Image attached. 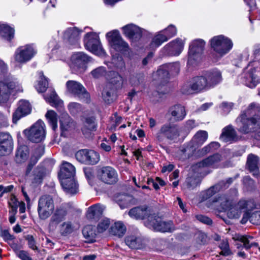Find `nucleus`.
<instances>
[{
  "instance_id": "nucleus-38",
  "label": "nucleus",
  "mask_w": 260,
  "mask_h": 260,
  "mask_svg": "<svg viewBox=\"0 0 260 260\" xmlns=\"http://www.w3.org/2000/svg\"><path fill=\"white\" fill-rule=\"evenodd\" d=\"M246 165L249 170L253 172V175L256 176L258 175L259 163V158L256 155L253 154L248 155Z\"/></svg>"
},
{
  "instance_id": "nucleus-27",
  "label": "nucleus",
  "mask_w": 260,
  "mask_h": 260,
  "mask_svg": "<svg viewBox=\"0 0 260 260\" xmlns=\"http://www.w3.org/2000/svg\"><path fill=\"white\" fill-rule=\"evenodd\" d=\"M96 124L95 122V119L92 117H86L83 121V124L81 127V131L83 135L86 138L91 136L92 133L96 131Z\"/></svg>"
},
{
  "instance_id": "nucleus-60",
  "label": "nucleus",
  "mask_w": 260,
  "mask_h": 260,
  "mask_svg": "<svg viewBox=\"0 0 260 260\" xmlns=\"http://www.w3.org/2000/svg\"><path fill=\"white\" fill-rule=\"evenodd\" d=\"M69 111L73 114H76L82 110L81 105L77 103H71L68 105Z\"/></svg>"
},
{
  "instance_id": "nucleus-40",
  "label": "nucleus",
  "mask_w": 260,
  "mask_h": 260,
  "mask_svg": "<svg viewBox=\"0 0 260 260\" xmlns=\"http://www.w3.org/2000/svg\"><path fill=\"white\" fill-rule=\"evenodd\" d=\"M236 132L231 125H228L224 127L220 138L224 142H227L231 141H235L236 139Z\"/></svg>"
},
{
  "instance_id": "nucleus-18",
  "label": "nucleus",
  "mask_w": 260,
  "mask_h": 260,
  "mask_svg": "<svg viewBox=\"0 0 260 260\" xmlns=\"http://www.w3.org/2000/svg\"><path fill=\"white\" fill-rule=\"evenodd\" d=\"M31 108L29 103L25 100H21L19 102L18 107L13 114V122L16 123L22 117L29 114Z\"/></svg>"
},
{
  "instance_id": "nucleus-48",
  "label": "nucleus",
  "mask_w": 260,
  "mask_h": 260,
  "mask_svg": "<svg viewBox=\"0 0 260 260\" xmlns=\"http://www.w3.org/2000/svg\"><path fill=\"white\" fill-rule=\"evenodd\" d=\"M28 150L26 146L19 148L15 155V160L17 163H21L25 161L28 157Z\"/></svg>"
},
{
  "instance_id": "nucleus-9",
  "label": "nucleus",
  "mask_w": 260,
  "mask_h": 260,
  "mask_svg": "<svg viewBox=\"0 0 260 260\" xmlns=\"http://www.w3.org/2000/svg\"><path fill=\"white\" fill-rule=\"evenodd\" d=\"M84 41L85 47L89 51L98 55H102L105 53L102 47L99 36L96 33L86 34Z\"/></svg>"
},
{
  "instance_id": "nucleus-31",
  "label": "nucleus",
  "mask_w": 260,
  "mask_h": 260,
  "mask_svg": "<svg viewBox=\"0 0 260 260\" xmlns=\"http://www.w3.org/2000/svg\"><path fill=\"white\" fill-rule=\"evenodd\" d=\"M75 174V168L74 166L68 162H63L58 174L59 179L73 178Z\"/></svg>"
},
{
  "instance_id": "nucleus-14",
  "label": "nucleus",
  "mask_w": 260,
  "mask_h": 260,
  "mask_svg": "<svg viewBox=\"0 0 260 260\" xmlns=\"http://www.w3.org/2000/svg\"><path fill=\"white\" fill-rule=\"evenodd\" d=\"M106 36L111 46L115 50L126 51L128 50V44L122 39L118 31L109 32Z\"/></svg>"
},
{
  "instance_id": "nucleus-11",
  "label": "nucleus",
  "mask_w": 260,
  "mask_h": 260,
  "mask_svg": "<svg viewBox=\"0 0 260 260\" xmlns=\"http://www.w3.org/2000/svg\"><path fill=\"white\" fill-rule=\"evenodd\" d=\"M68 91L78 96L83 102L89 103L90 101L89 93L87 91L83 85L75 81H68L66 83Z\"/></svg>"
},
{
  "instance_id": "nucleus-54",
  "label": "nucleus",
  "mask_w": 260,
  "mask_h": 260,
  "mask_svg": "<svg viewBox=\"0 0 260 260\" xmlns=\"http://www.w3.org/2000/svg\"><path fill=\"white\" fill-rule=\"evenodd\" d=\"M39 74L40 79L36 86V89L39 92H44L46 90L48 87V81L46 78L44 77L42 72H40Z\"/></svg>"
},
{
  "instance_id": "nucleus-30",
  "label": "nucleus",
  "mask_w": 260,
  "mask_h": 260,
  "mask_svg": "<svg viewBox=\"0 0 260 260\" xmlns=\"http://www.w3.org/2000/svg\"><path fill=\"white\" fill-rule=\"evenodd\" d=\"M183 42L180 39H177L165 47V49L170 55H178L183 48Z\"/></svg>"
},
{
  "instance_id": "nucleus-62",
  "label": "nucleus",
  "mask_w": 260,
  "mask_h": 260,
  "mask_svg": "<svg viewBox=\"0 0 260 260\" xmlns=\"http://www.w3.org/2000/svg\"><path fill=\"white\" fill-rule=\"evenodd\" d=\"M105 70L103 67H99L93 70L91 72L92 76L95 78H99L105 74Z\"/></svg>"
},
{
  "instance_id": "nucleus-56",
  "label": "nucleus",
  "mask_w": 260,
  "mask_h": 260,
  "mask_svg": "<svg viewBox=\"0 0 260 260\" xmlns=\"http://www.w3.org/2000/svg\"><path fill=\"white\" fill-rule=\"evenodd\" d=\"M201 182L199 177H190L187 178L185 183L187 188L193 189L197 186Z\"/></svg>"
},
{
  "instance_id": "nucleus-2",
  "label": "nucleus",
  "mask_w": 260,
  "mask_h": 260,
  "mask_svg": "<svg viewBox=\"0 0 260 260\" xmlns=\"http://www.w3.org/2000/svg\"><path fill=\"white\" fill-rule=\"evenodd\" d=\"M260 121V107H258L255 104H250L245 113L242 114L237 118V123L241 124L239 127V131L244 133H248L249 131V125L250 123L254 124Z\"/></svg>"
},
{
  "instance_id": "nucleus-10",
  "label": "nucleus",
  "mask_w": 260,
  "mask_h": 260,
  "mask_svg": "<svg viewBox=\"0 0 260 260\" xmlns=\"http://www.w3.org/2000/svg\"><path fill=\"white\" fill-rule=\"evenodd\" d=\"M43 126L44 123L42 121H38L29 129L24 130V134L29 141L39 143L44 139L45 136Z\"/></svg>"
},
{
  "instance_id": "nucleus-55",
  "label": "nucleus",
  "mask_w": 260,
  "mask_h": 260,
  "mask_svg": "<svg viewBox=\"0 0 260 260\" xmlns=\"http://www.w3.org/2000/svg\"><path fill=\"white\" fill-rule=\"evenodd\" d=\"M219 248L221 250L219 254L223 256H228L232 254V252L229 247V242L226 240H223L220 243Z\"/></svg>"
},
{
  "instance_id": "nucleus-44",
  "label": "nucleus",
  "mask_w": 260,
  "mask_h": 260,
  "mask_svg": "<svg viewBox=\"0 0 260 260\" xmlns=\"http://www.w3.org/2000/svg\"><path fill=\"white\" fill-rule=\"evenodd\" d=\"M116 90L111 85L106 86L102 92V98L105 103L110 104L113 102Z\"/></svg>"
},
{
  "instance_id": "nucleus-4",
  "label": "nucleus",
  "mask_w": 260,
  "mask_h": 260,
  "mask_svg": "<svg viewBox=\"0 0 260 260\" xmlns=\"http://www.w3.org/2000/svg\"><path fill=\"white\" fill-rule=\"evenodd\" d=\"M179 136L180 130L178 126L175 124L167 123L161 126L156 134L155 139L157 142L162 143L165 138L170 141H174Z\"/></svg>"
},
{
  "instance_id": "nucleus-46",
  "label": "nucleus",
  "mask_w": 260,
  "mask_h": 260,
  "mask_svg": "<svg viewBox=\"0 0 260 260\" xmlns=\"http://www.w3.org/2000/svg\"><path fill=\"white\" fill-rule=\"evenodd\" d=\"M203 53L195 51L194 50H189L188 64L195 66L200 62L202 58Z\"/></svg>"
},
{
  "instance_id": "nucleus-32",
  "label": "nucleus",
  "mask_w": 260,
  "mask_h": 260,
  "mask_svg": "<svg viewBox=\"0 0 260 260\" xmlns=\"http://www.w3.org/2000/svg\"><path fill=\"white\" fill-rule=\"evenodd\" d=\"M104 207L99 204L90 207L87 210V218L93 221L98 220L103 214Z\"/></svg>"
},
{
  "instance_id": "nucleus-19",
  "label": "nucleus",
  "mask_w": 260,
  "mask_h": 260,
  "mask_svg": "<svg viewBox=\"0 0 260 260\" xmlns=\"http://www.w3.org/2000/svg\"><path fill=\"white\" fill-rule=\"evenodd\" d=\"M167 68L170 69L171 70H173V68H174L176 72H178L179 70V65L178 63H171L168 67L163 66L157 71L155 75H153V77L157 76V77L155 78V79L160 82L161 84H164L167 82L169 78V74Z\"/></svg>"
},
{
  "instance_id": "nucleus-36",
  "label": "nucleus",
  "mask_w": 260,
  "mask_h": 260,
  "mask_svg": "<svg viewBox=\"0 0 260 260\" xmlns=\"http://www.w3.org/2000/svg\"><path fill=\"white\" fill-rule=\"evenodd\" d=\"M204 76L207 79V83L209 87L217 84L222 79L221 74L217 70L207 72L204 74Z\"/></svg>"
},
{
  "instance_id": "nucleus-16",
  "label": "nucleus",
  "mask_w": 260,
  "mask_h": 260,
  "mask_svg": "<svg viewBox=\"0 0 260 260\" xmlns=\"http://www.w3.org/2000/svg\"><path fill=\"white\" fill-rule=\"evenodd\" d=\"M33 47L29 45L19 47L16 51L15 59L16 61L24 63L29 60L36 54Z\"/></svg>"
},
{
  "instance_id": "nucleus-43",
  "label": "nucleus",
  "mask_w": 260,
  "mask_h": 260,
  "mask_svg": "<svg viewBox=\"0 0 260 260\" xmlns=\"http://www.w3.org/2000/svg\"><path fill=\"white\" fill-rule=\"evenodd\" d=\"M225 183L223 181H221L215 185L210 187L204 193L203 196V199L204 200H207L210 198L220 189H222V187L225 186Z\"/></svg>"
},
{
  "instance_id": "nucleus-24",
  "label": "nucleus",
  "mask_w": 260,
  "mask_h": 260,
  "mask_svg": "<svg viewBox=\"0 0 260 260\" xmlns=\"http://www.w3.org/2000/svg\"><path fill=\"white\" fill-rule=\"evenodd\" d=\"M257 73L255 68L251 69L245 73L243 80L247 86L253 88L260 82V78Z\"/></svg>"
},
{
  "instance_id": "nucleus-35",
  "label": "nucleus",
  "mask_w": 260,
  "mask_h": 260,
  "mask_svg": "<svg viewBox=\"0 0 260 260\" xmlns=\"http://www.w3.org/2000/svg\"><path fill=\"white\" fill-rule=\"evenodd\" d=\"M81 30L77 27L69 28L64 33V39L70 44H74L79 40Z\"/></svg>"
},
{
  "instance_id": "nucleus-21",
  "label": "nucleus",
  "mask_w": 260,
  "mask_h": 260,
  "mask_svg": "<svg viewBox=\"0 0 260 260\" xmlns=\"http://www.w3.org/2000/svg\"><path fill=\"white\" fill-rule=\"evenodd\" d=\"M224 156L216 153L204 159L202 161L197 164V166L198 168H205L212 167L213 168H217V164L223 160Z\"/></svg>"
},
{
  "instance_id": "nucleus-29",
  "label": "nucleus",
  "mask_w": 260,
  "mask_h": 260,
  "mask_svg": "<svg viewBox=\"0 0 260 260\" xmlns=\"http://www.w3.org/2000/svg\"><path fill=\"white\" fill-rule=\"evenodd\" d=\"M109 84L111 87L115 89H121L123 87L124 80L122 76L115 71H110L108 75Z\"/></svg>"
},
{
  "instance_id": "nucleus-59",
  "label": "nucleus",
  "mask_w": 260,
  "mask_h": 260,
  "mask_svg": "<svg viewBox=\"0 0 260 260\" xmlns=\"http://www.w3.org/2000/svg\"><path fill=\"white\" fill-rule=\"evenodd\" d=\"M110 225V220L106 218L102 220L98 225L97 230L99 233H103L105 231Z\"/></svg>"
},
{
  "instance_id": "nucleus-61",
  "label": "nucleus",
  "mask_w": 260,
  "mask_h": 260,
  "mask_svg": "<svg viewBox=\"0 0 260 260\" xmlns=\"http://www.w3.org/2000/svg\"><path fill=\"white\" fill-rule=\"evenodd\" d=\"M129 81L132 86H136L139 85L141 82L140 75L137 74L131 75Z\"/></svg>"
},
{
  "instance_id": "nucleus-6",
  "label": "nucleus",
  "mask_w": 260,
  "mask_h": 260,
  "mask_svg": "<svg viewBox=\"0 0 260 260\" xmlns=\"http://www.w3.org/2000/svg\"><path fill=\"white\" fill-rule=\"evenodd\" d=\"M54 210L53 198L50 195H43L38 200L37 211L39 218L42 220L47 219Z\"/></svg>"
},
{
  "instance_id": "nucleus-13",
  "label": "nucleus",
  "mask_w": 260,
  "mask_h": 260,
  "mask_svg": "<svg viewBox=\"0 0 260 260\" xmlns=\"http://www.w3.org/2000/svg\"><path fill=\"white\" fill-rule=\"evenodd\" d=\"M75 156L78 161L87 165H95L100 160V155L97 152L87 149L79 150Z\"/></svg>"
},
{
  "instance_id": "nucleus-57",
  "label": "nucleus",
  "mask_w": 260,
  "mask_h": 260,
  "mask_svg": "<svg viewBox=\"0 0 260 260\" xmlns=\"http://www.w3.org/2000/svg\"><path fill=\"white\" fill-rule=\"evenodd\" d=\"M237 240L243 243V246L246 250L249 249L252 246H258V244L256 242H250V240L248 238H244L243 237H237Z\"/></svg>"
},
{
  "instance_id": "nucleus-26",
  "label": "nucleus",
  "mask_w": 260,
  "mask_h": 260,
  "mask_svg": "<svg viewBox=\"0 0 260 260\" xmlns=\"http://www.w3.org/2000/svg\"><path fill=\"white\" fill-rule=\"evenodd\" d=\"M67 214V211L64 208H57L53 215L50 218L49 226L50 228H54L62 221L64 220Z\"/></svg>"
},
{
  "instance_id": "nucleus-37",
  "label": "nucleus",
  "mask_w": 260,
  "mask_h": 260,
  "mask_svg": "<svg viewBox=\"0 0 260 260\" xmlns=\"http://www.w3.org/2000/svg\"><path fill=\"white\" fill-rule=\"evenodd\" d=\"M115 200L121 209L128 207L134 203L133 196L127 194H118L115 197Z\"/></svg>"
},
{
  "instance_id": "nucleus-25",
  "label": "nucleus",
  "mask_w": 260,
  "mask_h": 260,
  "mask_svg": "<svg viewBox=\"0 0 260 260\" xmlns=\"http://www.w3.org/2000/svg\"><path fill=\"white\" fill-rule=\"evenodd\" d=\"M124 34L133 40H139L142 36V30L138 26L133 24H128L122 28Z\"/></svg>"
},
{
  "instance_id": "nucleus-3",
  "label": "nucleus",
  "mask_w": 260,
  "mask_h": 260,
  "mask_svg": "<svg viewBox=\"0 0 260 260\" xmlns=\"http://www.w3.org/2000/svg\"><path fill=\"white\" fill-rule=\"evenodd\" d=\"M21 90V87L12 76H6L0 81V104L7 102L13 91Z\"/></svg>"
},
{
  "instance_id": "nucleus-17",
  "label": "nucleus",
  "mask_w": 260,
  "mask_h": 260,
  "mask_svg": "<svg viewBox=\"0 0 260 260\" xmlns=\"http://www.w3.org/2000/svg\"><path fill=\"white\" fill-rule=\"evenodd\" d=\"M91 57L82 52H79L73 54L71 56V65L74 68L85 70L86 64L91 61Z\"/></svg>"
},
{
  "instance_id": "nucleus-64",
  "label": "nucleus",
  "mask_w": 260,
  "mask_h": 260,
  "mask_svg": "<svg viewBox=\"0 0 260 260\" xmlns=\"http://www.w3.org/2000/svg\"><path fill=\"white\" fill-rule=\"evenodd\" d=\"M176 28L172 25H170L167 29L163 30L164 34L167 35L168 39L174 36L176 34Z\"/></svg>"
},
{
  "instance_id": "nucleus-50",
  "label": "nucleus",
  "mask_w": 260,
  "mask_h": 260,
  "mask_svg": "<svg viewBox=\"0 0 260 260\" xmlns=\"http://www.w3.org/2000/svg\"><path fill=\"white\" fill-rule=\"evenodd\" d=\"M163 31H160L157 35H155L152 39L150 44L151 48H156L160 46L163 42L168 41V38L166 35L162 34Z\"/></svg>"
},
{
  "instance_id": "nucleus-12",
  "label": "nucleus",
  "mask_w": 260,
  "mask_h": 260,
  "mask_svg": "<svg viewBox=\"0 0 260 260\" xmlns=\"http://www.w3.org/2000/svg\"><path fill=\"white\" fill-rule=\"evenodd\" d=\"M98 177L101 181L108 184H115L118 180L117 172L110 166L103 167L99 169Z\"/></svg>"
},
{
  "instance_id": "nucleus-33",
  "label": "nucleus",
  "mask_w": 260,
  "mask_h": 260,
  "mask_svg": "<svg viewBox=\"0 0 260 260\" xmlns=\"http://www.w3.org/2000/svg\"><path fill=\"white\" fill-rule=\"evenodd\" d=\"M60 180L61 186L67 193L75 194L78 191V184L73 177Z\"/></svg>"
},
{
  "instance_id": "nucleus-58",
  "label": "nucleus",
  "mask_w": 260,
  "mask_h": 260,
  "mask_svg": "<svg viewBox=\"0 0 260 260\" xmlns=\"http://www.w3.org/2000/svg\"><path fill=\"white\" fill-rule=\"evenodd\" d=\"M60 231L62 235L70 234L73 231V227L70 222H64L60 226Z\"/></svg>"
},
{
  "instance_id": "nucleus-5",
  "label": "nucleus",
  "mask_w": 260,
  "mask_h": 260,
  "mask_svg": "<svg viewBox=\"0 0 260 260\" xmlns=\"http://www.w3.org/2000/svg\"><path fill=\"white\" fill-rule=\"evenodd\" d=\"M146 225L154 231L161 232H172L175 226L171 220L164 221L159 216L153 214L148 216Z\"/></svg>"
},
{
  "instance_id": "nucleus-22",
  "label": "nucleus",
  "mask_w": 260,
  "mask_h": 260,
  "mask_svg": "<svg viewBox=\"0 0 260 260\" xmlns=\"http://www.w3.org/2000/svg\"><path fill=\"white\" fill-rule=\"evenodd\" d=\"M60 123L61 135L64 137H66L68 133L74 129L76 126L75 123L68 114L61 118Z\"/></svg>"
},
{
  "instance_id": "nucleus-8",
  "label": "nucleus",
  "mask_w": 260,
  "mask_h": 260,
  "mask_svg": "<svg viewBox=\"0 0 260 260\" xmlns=\"http://www.w3.org/2000/svg\"><path fill=\"white\" fill-rule=\"evenodd\" d=\"M210 43L212 48L220 55L226 54L233 46L232 41L222 35L213 37Z\"/></svg>"
},
{
  "instance_id": "nucleus-1",
  "label": "nucleus",
  "mask_w": 260,
  "mask_h": 260,
  "mask_svg": "<svg viewBox=\"0 0 260 260\" xmlns=\"http://www.w3.org/2000/svg\"><path fill=\"white\" fill-rule=\"evenodd\" d=\"M256 208V205L254 200L242 199L238 202L235 207L231 209L229 213V217L239 218L243 212L241 223L244 224L249 220L253 224L260 225V211L251 213V211Z\"/></svg>"
},
{
  "instance_id": "nucleus-28",
  "label": "nucleus",
  "mask_w": 260,
  "mask_h": 260,
  "mask_svg": "<svg viewBox=\"0 0 260 260\" xmlns=\"http://www.w3.org/2000/svg\"><path fill=\"white\" fill-rule=\"evenodd\" d=\"M128 215L132 218L136 219H143L151 214L148 208L146 206H138L131 209L128 212Z\"/></svg>"
},
{
  "instance_id": "nucleus-15",
  "label": "nucleus",
  "mask_w": 260,
  "mask_h": 260,
  "mask_svg": "<svg viewBox=\"0 0 260 260\" xmlns=\"http://www.w3.org/2000/svg\"><path fill=\"white\" fill-rule=\"evenodd\" d=\"M211 205L219 206L220 210H228V216H229V212L231 209L235 207L237 203L234 205L233 199L228 194H221L214 198L212 201Z\"/></svg>"
},
{
  "instance_id": "nucleus-52",
  "label": "nucleus",
  "mask_w": 260,
  "mask_h": 260,
  "mask_svg": "<svg viewBox=\"0 0 260 260\" xmlns=\"http://www.w3.org/2000/svg\"><path fill=\"white\" fill-rule=\"evenodd\" d=\"M2 36L8 41H11L14 38V29L6 24L1 25V31Z\"/></svg>"
},
{
  "instance_id": "nucleus-39",
  "label": "nucleus",
  "mask_w": 260,
  "mask_h": 260,
  "mask_svg": "<svg viewBox=\"0 0 260 260\" xmlns=\"http://www.w3.org/2000/svg\"><path fill=\"white\" fill-rule=\"evenodd\" d=\"M208 133L204 131L198 132L190 142V146L197 148L202 145L207 139Z\"/></svg>"
},
{
  "instance_id": "nucleus-23",
  "label": "nucleus",
  "mask_w": 260,
  "mask_h": 260,
  "mask_svg": "<svg viewBox=\"0 0 260 260\" xmlns=\"http://www.w3.org/2000/svg\"><path fill=\"white\" fill-rule=\"evenodd\" d=\"M125 242L129 248L134 249L143 248L146 245L144 239L139 235L127 236L125 239Z\"/></svg>"
},
{
  "instance_id": "nucleus-45",
  "label": "nucleus",
  "mask_w": 260,
  "mask_h": 260,
  "mask_svg": "<svg viewBox=\"0 0 260 260\" xmlns=\"http://www.w3.org/2000/svg\"><path fill=\"white\" fill-rule=\"evenodd\" d=\"M47 100L52 106L59 110L61 111L63 110V102L59 99L55 92H52L49 96L47 98Z\"/></svg>"
},
{
  "instance_id": "nucleus-49",
  "label": "nucleus",
  "mask_w": 260,
  "mask_h": 260,
  "mask_svg": "<svg viewBox=\"0 0 260 260\" xmlns=\"http://www.w3.org/2000/svg\"><path fill=\"white\" fill-rule=\"evenodd\" d=\"M49 123L51 125L52 129L55 131L57 127V114L53 110H48L45 114Z\"/></svg>"
},
{
  "instance_id": "nucleus-42",
  "label": "nucleus",
  "mask_w": 260,
  "mask_h": 260,
  "mask_svg": "<svg viewBox=\"0 0 260 260\" xmlns=\"http://www.w3.org/2000/svg\"><path fill=\"white\" fill-rule=\"evenodd\" d=\"M126 228L125 225L121 221L115 222L110 228V233L119 238L123 236L126 232Z\"/></svg>"
},
{
  "instance_id": "nucleus-53",
  "label": "nucleus",
  "mask_w": 260,
  "mask_h": 260,
  "mask_svg": "<svg viewBox=\"0 0 260 260\" xmlns=\"http://www.w3.org/2000/svg\"><path fill=\"white\" fill-rule=\"evenodd\" d=\"M205 42L201 39L193 41L189 46V50H194L195 51L203 53Z\"/></svg>"
},
{
  "instance_id": "nucleus-47",
  "label": "nucleus",
  "mask_w": 260,
  "mask_h": 260,
  "mask_svg": "<svg viewBox=\"0 0 260 260\" xmlns=\"http://www.w3.org/2000/svg\"><path fill=\"white\" fill-rule=\"evenodd\" d=\"M220 147V144L216 142H212L208 145L198 151V155L200 156H203L207 154L214 151Z\"/></svg>"
},
{
  "instance_id": "nucleus-34",
  "label": "nucleus",
  "mask_w": 260,
  "mask_h": 260,
  "mask_svg": "<svg viewBox=\"0 0 260 260\" xmlns=\"http://www.w3.org/2000/svg\"><path fill=\"white\" fill-rule=\"evenodd\" d=\"M169 113L177 121H181L184 119L186 115V111L184 106L177 104L170 108Z\"/></svg>"
},
{
  "instance_id": "nucleus-63",
  "label": "nucleus",
  "mask_w": 260,
  "mask_h": 260,
  "mask_svg": "<svg viewBox=\"0 0 260 260\" xmlns=\"http://www.w3.org/2000/svg\"><path fill=\"white\" fill-rule=\"evenodd\" d=\"M25 239L28 241V245L29 248L33 250H38V247L36 245V241L32 235H28L25 236Z\"/></svg>"
},
{
  "instance_id": "nucleus-20",
  "label": "nucleus",
  "mask_w": 260,
  "mask_h": 260,
  "mask_svg": "<svg viewBox=\"0 0 260 260\" xmlns=\"http://www.w3.org/2000/svg\"><path fill=\"white\" fill-rule=\"evenodd\" d=\"M13 141L8 133H0V155L9 153L12 150Z\"/></svg>"
},
{
  "instance_id": "nucleus-7",
  "label": "nucleus",
  "mask_w": 260,
  "mask_h": 260,
  "mask_svg": "<svg viewBox=\"0 0 260 260\" xmlns=\"http://www.w3.org/2000/svg\"><path fill=\"white\" fill-rule=\"evenodd\" d=\"M208 87L207 79L204 75L193 78L189 82L182 86L181 91L183 94H189L199 92Z\"/></svg>"
},
{
  "instance_id": "nucleus-51",
  "label": "nucleus",
  "mask_w": 260,
  "mask_h": 260,
  "mask_svg": "<svg viewBox=\"0 0 260 260\" xmlns=\"http://www.w3.org/2000/svg\"><path fill=\"white\" fill-rule=\"evenodd\" d=\"M45 175V169L43 167H37L34 171L32 183L40 184L42 182Z\"/></svg>"
},
{
  "instance_id": "nucleus-41",
  "label": "nucleus",
  "mask_w": 260,
  "mask_h": 260,
  "mask_svg": "<svg viewBox=\"0 0 260 260\" xmlns=\"http://www.w3.org/2000/svg\"><path fill=\"white\" fill-rule=\"evenodd\" d=\"M82 234L86 239V242L92 243L95 241V229L91 225L85 226L82 230Z\"/></svg>"
}]
</instances>
